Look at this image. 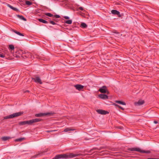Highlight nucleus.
<instances>
[{
  "label": "nucleus",
  "mask_w": 159,
  "mask_h": 159,
  "mask_svg": "<svg viewBox=\"0 0 159 159\" xmlns=\"http://www.w3.org/2000/svg\"><path fill=\"white\" fill-rule=\"evenodd\" d=\"M118 108H120V109H121L122 110H124V108H123V107H121V106H119Z\"/></svg>",
  "instance_id": "obj_33"
},
{
  "label": "nucleus",
  "mask_w": 159,
  "mask_h": 159,
  "mask_svg": "<svg viewBox=\"0 0 159 159\" xmlns=\"http://www.w3.org/2000/svg\"><path fill=\"white\" fill-rule=\"evenodd\" d=\"M23 113L24 112L23 111H20L14 113L4 117L3 120L9 119H12L16 117L21 116L23 115Z\"/></svg>",
  "instance_id": "obj_2"
},
{
  "label": "nucleus",
  "mask_w": 159,
  "mask_h": 159,
  "mask_svg": "<svg viewBox=\"0 0 159 159\" xmlns=\"http://www.w3.org/2000/svg\"><path fill=\"white\" fill-rule=\"evenodd\" d=\"M25 4L27 5H30L32 4V2L29 1H26Z\"/></svg>",
  "instance_id": "obj_28"
},
{
  "label": "nucleus",
  "mask_w": 159,
  "mask_h": 159,
  "mask_svg": "<svg viewBox=\"0 0 159 159\" xmlns=\"http://www.w3.org/2000/svg\"><path fill=\"white\" fill-rule=\"evenodd\" d=\"M81 154H74L72 153H66L67 159L72 158L76 157L81 156Z\"/></svg>",
  "instance_id": "obj_7"
},
{
  "label": "nucleus",
  "mask_w": 159,
  "mask_h": 159,
  "mask_svg": "<svg viewBox=\"0 0 159 159\" xmlns=\"http://www.w3.org/2000/svg\"><path fill=\"white\" fill-rule=\"evenodd\" d=\"M79 9L81 11H83V8L82 7H80L79 8Z\"/></svg>",
  "instance_id": "obj_34"
},
{
  "label": "nucleus",
  "mask_w": 159,
  "mask_h": 159,
  "mask_svg": "<svg viewBox=\"0 0 159 159\" xmlns=\"http://www.w3.org/2000/svg\"><path fill=\"white\" fill-rule=\"evenodd\" d=\"M69 30H72V28H70V29H69Z\"/></svg>",
  "instance_id": "obj_41"
},
{
  "label": "nucleus",
  "mask_w": 159,
  "mask_h": 159,
  "mask_svg": "<svg viewBox=\"0 0 159 159\" xmlns=\"http://www.w3.org/2000/svg\"><path fill=\"white\" fill-rule=\"evenodd\" d=\"M17 16L21 20H23L25 21H26V19L22 16L18 15H17Z\"/></svg>",
  "instance_id": "obj_19"
},
{
  "label": "nucleus",
  "mask_w": 159,
  "mask_h": 159,
  "mask_svg": "<svg viewBox=\"0 0 159 159\" xmlns=\"http://www.w3.org/2000/svg\"><path fill=\"white\" fill-rule=\"evenodd\" d=\"M96 111L98 114L102 115H106L109 113L108 111L102 109H98L96 110Z\"/></svg>",
  "instance_id": "obj_9"
},
{
  "label": "nucleus",
  "mask_w": 159,
  "mask_h": 159,
  "mask_svg": "<svg viewBox=\"0 0 159 159\" xmlns=\"http://www.w3.org/2000/svg\"><path fill=\"white\" fill-rule=\"evenodd\" d=\"M54 114H55V113L53 112H47L46 113H40L35 114V116L36 117H39L45 116H50Z\"/></svg>",
  "instance_id": "obj_4"
},
{
  "label": "nucleus",
  "mask_w": 159,
  "mask_h": 159,
  "mask_svg": "<svg viewBox=\"0 0 159 159\" xmlns=\"http://www.w3.org/2000/svg\"><path fill=\"white\" fill-rule=\"evenodd\" d=\"M113 105L114 106H115L116 107H118L119 106V105L115 103H114Z\"/></svg>",
  "instance_id": "obj_35"
},
{
  "label": "nucleus",
  "mask_w": 159,
  "mask_h": 159,
  "mask_svg": "<svg viewBox=\"0 0 159 159\" xmlns=\"http://www.w3.org/2000/svg\"><path fill=\"white\" fill-rule=\"evenodd\" d=\"M111 13L113 15H117L119 17H120L122 15L120 14V12L116 10H112L111 11Z\"/></svg>",
  "instance_id": "obj_10"
},
{
  "label": "nucleus",
  "mask_w": 159,
  "mask_h": 159,
  "mask_svg": "<svg viewBox=\"0 0 159 159\" xmlns=\"http://www.w3.org/2000/svg\"><path fill=\"white\" fill-rule=\"evenodd\" d=\"M29 92V91L28 90H26V91H25V92Z\"/></svg>",
  "instance_id": "obj_40"
},
{
  "label": "nucleus",
  "mask_w": 159,
  "mask_h": 159,
  "mask_svg": "<svg viewBox=\"0 0 159 159\" xmlns=\"http://www.w3.org/2000/svg\"><path fill=\"white\" fill-rule=\"evenodd\" d=\"M81 27L83 28H85L87 27V25L84 23H82L81 24Z\"/></svg>",
  "instance_id": "obj_21"
},
{
  "label": "nucleus",
  "mask_w": 159,
  "mask_h": 159,
  "mask_svg": "<svg viewBox=\"0 0 159 159\" xmlns=\"http://www.w3.org/2000/svg\"><path fill=\"white\" fill-rule=\"evenodd\" d=\"M144 102V100H139L138 102H135L134 104L136 106H140L143 104Z\"/></svg>",
  "instance_id": "obj_13"
},
{
  "label": "nucleus",
  "mask_w": 159,
  "mask_h": 159,
  "mask_svg": "<svg viewBox=\"0 0 159 159\" xmlns=\"http://www.w3.org/2000/svg\"><path fill=\"white\" fill-rule=\"evenodd\" d=\"M38 20L40 22L43 23L47 24L48 23V21L42 19H38Z\"/></svg>",
  "instance_id": "obj_20"
},
{
  "label": "nucleus",
  "mask_w": 159,
  "mask_h": 159,
  "mask_svg": "<svg viewBox=\"0 0 159 159\" xmlns=\"http://www.w3.org/2000/svg\"><path fill=\"white\" fill-rule=\"evenodd\" d=\"M7 6L8 7H10L11 9L13 10L17 11H18V10L16 8L13 7L11 5L9 4H7Z\"/></svg>",
  "instance_id": "obj_15"
},
{
  "label": "nucleus",
  "mask_w": 159,
  "mask_h": 159,
  "mask_svg": "<svg viewBox=\"0 0 159 159\" xmlns=\"http://www.w3.org/2000/svg\"><path fill=\"white\" fill-rule=\"evenodd\" d=\"M55 1H60V0H55Z\"/></svg>",
  "instance_id": "obj_42"
},
{
  "label": "nucleus",
  "mask_w": 159,
  "mask_h": 159,
  "mask_svg": "<svg viewBox=\"0 0 159 159\" xmlns=\"http://www.w3.org/2000/svg\"><path fill=\"white\" fill-rule=\"evenodd\" d=\"M25 138H20L16 139L15 140V141L16 142H21L24 140L25 139Z\"/></svg>",
  "instance_id": "obj_23"
},
{
  "label": "nucleus",
  "mask_w": 159,
  "mask_h": 159,
  "mask_svg": "<svg viewBox=\"0 0 159 159\" xmlns=\"http://www.w3.org/2000/svg\"><path fill=\"white\" fill-rule=\"evenodd\" d=\"M38 156V155H36L33 157L34 158H35L37 157V156Z\"/></svg>",
  "instance_id": "obj_39"
},
{
  "label": "nucleus",
  "mask_w": 159,
  "mask_h": 159,
  "mask_svg": "<svg viewBox=\"0 0 159 159\" xmlns=\"http://www.w3.org/2000/svg\"><path fill=\"white\" fill-rule=\"evenodd\" d=\"M98 91L102 93H107V94H109L110 93L107 89V87L106 86H103L101 87L98 89Z\"/></svg>",
  "instance_id": "obj_5"
},
{
  "label": "nucleus",
  "mask_w": 159,
  "mask_h": 159,
  "mask_svg": "<svg viewBox=\"0 0 159 159\" xmlns=\"http://www.w3.org/2000/svg\"><path fill=\"white\" fill-rule=\"evenodd\" d=\"M64 23L68 24H71L72 23V20H66L64 22Z\"/></svg>",
  "instance_id": "obj_24"
},
{
  "label": "nucleus",
  "mask_w": 159,
  "mask_h": 159,
  "mask_svg": "<svg viewBox=\"0 0 159 159\" xmlns=\"http://www.w3.org/2000/svg\"><path fill=\"white\" fill-rule=\"evenodd\" d=\"M147 159H159L157 158H148Z\"/></svg>",
  "instance_id": "obj_37"
},
{
  "label": "nucleus",
  "mask_w": 159,
  "mask_h": 159,
  "mask_svg": "<svg viewBox=\"0 0 159 159\" xmlns=\"http://www.w3.org/2000/svg\"><path fill=\"white\" fill-rule=\"evenodd\" d=\"M61 17L60 16L58 15H53V17H55L56 18H60Z\"/></svg>",
  "instance_id": "obj_29"
},
{
  "label": "nucleus",
  "mask_w": 159,
  "mask_h": 159,
  "mask_svg": "<svg viewBox=\"0 0 159 159\" xmlns=\"http://www.w3.org/2000/svg\"><path fill=\"white\" fill-rule=\"evenodd\" d=\"M32 79L36 83H39L40 84H42L43 83L41 79L39 77L36 76L35 78H32Z\"/></svg>",
  "instance_id": "obj_8"
},
{
  "label": "nucleus",
  "mask_w": 159,
  "mask_h": 159,
  "mask_svg": "<svg viewBox=\"0 0 159 159\" xmlns=\"http://www.w3.org/2000/svg\"><path fill=\"white\" fill-rule=\"evenodd\" d=\"M9 48L11 50H14L15 48L14 46L13 45H9Z\"/></svg>",
  "instance_id": "obj_26"
},
{
  "label": "nucleus",
  "mask_w": 159,
  "mask_h": 159,
  "mask_svg": "<svg viewBox=\"0 0 159 159\" xmlns=\"http://www.w3.org/2000/svg\"><path fill=\"white\" fill-rule=\"evenodd\" d=\"M75 89L79 91H81L84 88V86L80 84H77L74 85Z\"/></svg>",
  "instance_id": "obj_11"
},
{
  "label": "nucleus",
  "mask_w": 159,
  "mask_h": 159,
  "mask_svg": "<svg viewBox=\"0 0 159 159\" xmlns=\"http://www.w3.org/2000/svg\"><path fill=\"white\" fill-rule=\"evenodd\" d=\"M43 120V119H41L35 118L29 120L20 122L18 124L19 125H31L34 123L41 121Z\"/></svg>",
  "instance_id": "obj_1"
},
{
  "label": "nucleus",
  "mask_w": 159,
  "mask_h": 159,
  "mask_svg": "<svg viewBox=\"0 0 159 159\" xmlns=\"http://www.w3.org/2000/svg\"><path fill=\"white\" fill-rule=\"evenodd\" d=\"M49 22L50 24L53 25H57L59 26L60 27H61V26L60 25L55 22L53 20H49Z\"/></svg>",
  "instance_id": "obj_22"
},
{
  "label": "nucleus",
  "mask_w": 159,
  "mask_h": 159,
  "mask_svg": "<svg viewBox=\"0 0 159 159\" xmlns=\"http://www.w3.org/2000/svg\"><path fill=\"white\" fill-rule=\"evenodd\" d=\"M74 159H78V158H75Z\"/></svg>",
  "instance_id": "obj_45"
},
{
  "label": "nucleus",
  "mask_w": 159,
  "mask_h": 159,
  "mask_svg": "<svg viewBox=\"0 0 159 159\" xmlns=\"http://www.w3.org/2000/svg\"><path fill=\"white\" fill-rule=\"evenodd\" d=\"M47 132H49L50 131H47Z\"/></svg>",
  "instance_id": "obj_43"
},
{
  "label": "nucleus",
  "mask_w": 159,
  "mask_h": 159,
  "mask_svg": "<svg viewBox=\"0 0 159 159\" xmlns=\"http://www.w3.org/2000/svg\"><path fill=\"white\" fill-rule=\"evenodd\" d=\"M73 130H74V129H71L70 128H67L65 129L64 130V131L65 132H67L69 131Z\"/></svg>",
  "instance_id": "obj_27"
},
{
  "label": "nucleus",
  "mask_w": 159,
  "mask_h": 159,
  "mask_svg": "<svg viewBox=\"0 0 159 159\" xmlns=\"http://www.w3.org/2000/svg\"><path fill=\"white\" fill-rule=\"evenodd\" d=\"M67 156L66 153L58 154L56 155L52 159H67Z\"/></svg>",
  "instance_id": "obj_6"
},
{
  "label": "nucleus",
  "mask_w": 159,
  "mask_h": 159,
  "mask_svg": "<svg viewBox=\"0 0 159 159\" xmlns=\"http://www.w3.org/2000/svg\"><path fill=\"white\" fill-rule=\"evenodd\" d=\"M12 30L16 34H18L20 36H24V35L23 34H22V33H20V32L17 31L16 30Z\"/></svg>",
  "instance_id": "obj_18"
},
{
  "label": "nucleus",
  "mask_w": 159,
  "mask_h": 159,
  "mask_svg": "<svg viewBox=\"0 0 159 159\" xmlns=\"http://www.w3.org/2000/svg\"><path fill=\"white\" fill-rule=\"evenodd\" d=\"M115 102L119 104H121L123 105H126V103L124 102L119 101V100H116L115 101Z\"/></svg>",
  "instance_id": "obj_16"
},
{
  "label": "nucleus",
  "mask_w": 159,
  "mask_h": 159,
  "mask_svg": "<svg viewBox=\"0 0 159 159\" xmlns=\"http://www.w3.org/2000/svg\"><path fill=\"white\" fill-rule=\"evenodd\" d=\"M74 28V26H72V28Z\"/></svg>",
  "instance_id": "obj_44"
},
{
  "label": "nucleus",
  "mask_w": 159,
  "mask_h": 159,
  "mask_svg": "<svg viewBox=\"0 0 159 159\" xmlns=\"http://www.w3.org/2000/svg\"><path fill=\"white\" fill-rule=\"evenodd\" d=\"M45 15L50 17H53V15L50 13H45Z\"/></svg>",
  "instance_id": "obj_25"
},
{
  "label": "nucleus",
  "mask_w": 159,
  "mask_h": 159,
  "mask_svg": "<svg viewBox=\"0 0 159 159\" xmlns=\"http://www.w3.org/2000/svg\"><path fill=\"white\" fill-rule=\"evenodd\" d=\"M128 150L131 151H136L143 153H151V151L149 150L145 151L141 150L139 148H128Z\"/></svg>",
  "instance_id": "obj_3"
},
{
  "label": "nucleus",
  "mask_w": 159,
  "mask_h": 159,
  "mask_svg": "<svg viewBox=\"0 0 159 159\" xmlns=\"http://www.w3.org/2000/svg\"><path fill=\"white\" fill-rule=\"evenodd\" d=\"M106 149V147H101L99 148H93L91 150H101L102 149Z\"/></svg>",
  "instance_id": "obj_14"
},
{
  "label": "nucleus",
  "mask_w": 159,
  "mask_h": 159,
  "mask_svg": "<svg viewBox=\"0 0 159 159\" xmlns=\"http://www.w3.org/2000/svg\"><path fill=\"white\" fill-rule=\"evenodd\" d=\"M63 17L65 19H67V20H68L70 18L68 16H64Z\"/></svg>",
  "instance_id": "obj_30"
},
{
  "label": "nucleus",
  "mask_w": 159,
  "mask_h": 159,
  "mask_svg": "<svg viewBox=\"0 0 159 159\" xmlns=\"http://www.w3.org/2000/svg\"><path fill=\"white\" fill-rule=\"evenodd\" d=\"M5 56L4 55H3V54H0V57H5Z\"/></svg>",
  "instance_id": "obj_31"
},
{
  "label": "nucleus",
  "mask_w": 159,
  "mask_h": 159,
  "mask_svg": "<svg viewBox=\"0 0 159 159\" xmlns=\"http://www.w3.org/2000/svg\"><path fill=\"white\" fill-rule=\"evenodd\" d=\"M53 20L55 22H57L58 20L57 19H53Z\"/></svg>",
  "instance_id": "obj_36"
},
{
  "label": "nucleus",
  "mask_w": 159,
  "mask_h": 159,
  "mask_svg": "<svg viewBox=\"0 0 159 159\" xmlns=\"http://www.w3.org/2000/svg\"><path fill=\"white\" fill-rule=\"evenodd\" d=\"M117 128L120 129H123V127L121 126H117Z\"/></svg>",
  "instance_id": "obj_32"
},
{
  "label": "nucleus",
  "mask_w": 159,
  "mask_h": 159,
  "mask_svg": "<svg viewBox=\"0 0 159 159\" xmlns=\"http://www.w3.org/2000/svg\"><path fill=\"white\" fill-rule=\"evenodd\" d=\"M99 97L103 99H108V96L105 94H101L99 95Z\"/></svg>",
  "instance_id": "obj_12"
},
{
  "label": "nucleus",
  "mask_w": 159,
  "mask_h": 159,
  "mask_svg": "<svg viewBox=\"0 0 159 159\" xmlns=\"http://www.w3.org/2000/svg\"><path fill=\"white\" fill-rule=\"evenodd\" d=\"M10 139V137L7 136H4L1 138L2 140L3 141H6Z\"/></svg>",
  "instance_id": "obj_17"
},
{
  "label": "nucleus",
  "mask_w": 159,
  "mask_h": 159,
  "mask_svg": "<svg viewBox=\"0 0 159 159\" xmlns=\"http://www.w3.org/2000/svg\"><path fill=\"white\" fill-rule=\"evenodd\" d=\"M154 123H155V124H157L158 123V122L157 121H156V120H155L154 121Z\"/></svg>",
  "instance_id": "obj_38"
}]
</instances>
